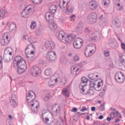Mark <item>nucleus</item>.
<instances>
[{
	"label": "nucleus",
	"instance_id": "nucleus-20",
	"mask_svg": "<svg viewBox=\"0 0 125 125\" xmlns=\"http://www.w3.org/2000/svg\"><path fill=\"white\" fill-rule=\"evenodd\" d=\"M42 118H48L51 116V112L48 109H44L42 111Z\"/></svg>",
	"mask_w": 125,
	"mask_h": 125
},
{
	"label": "nucleus",
	"instance_id": "nucleus-11",
	"mask_svg": "<svg viewBox=\"0 0 125 125\" xmlns=\"http://www.w3.org/2000/svg\"><path fill=\"white\" fill-rule=\"evenodd\" d=\"M35 99H36V94L32 91H29L26 96L27 101L29 103H32Z\"/></svg>",
	"mask_w": 125,
	"mask_h": 125
},
{
	"label": "nucleus",
	"instance_id": "nucleus-51",
	"mask_svg": "<svg viewBox=\"0 0 125 125\" xmlns=\"http://www.w3.org/2000/svg\"><path fill=\"white\" fill-rule=\"evenodd\" d=\"M83 115H85V113H82L80 112H77L76 114V115L77 116V117H80V116H83Z\"/></svg>",
	"mask_w": 125,
	"mask_h": 125
},
{
	"label": "nucleus",
	"instance_id": "nucleus-29",
	"mask_svg": "<svg viewBox=\"0 0 125 125\" xmlns=\"http://www.w3.org/2000/svg\"><path fill=\"white\" fill-rule=\"evenodd\" d=\"M56 5H52L50 8L49 10L51 11V13H55V12H56Z\"/></svg>",
	"mask_w": 125,
	"mask_h": 125
},
{
	"label": "nucleus",
	"instance_id": "nucleus-44",
	"mask_svg": "<svg viewBox=\"0 0 125 125\" xmlns=\"http://www.w3.org/2000/svg\"><path fill=\"white\" fill-rule=\"evenodd\" d=\"M80 60V57H79V56H75L73 58V61L75 62H78Z\"/></svg>",
	"mask_w": 125,
	"mask_h": 125
},
{
	"label": "nucleus",
	"instance_id": "nucleus-25",
	"mask_svg": "<svg viewBox=\"0 0 125 125\" xmlns=\"http://www.w3.org/2000/svg\"><path fill=\"white\" fill-rule=\"evenodd\" d=\"M52 68L50 67H48L45 70V74L46 76L49 77V76H51L52 75Z\"/></svg>",
	"mask_w": 125,
	"mask_h": 125
},
{
	"label": "nucleus",
	"instance_id": "nucleus-41",
	"mask_svg": "<svg viewBox=\"0 0 125 125\" xmlns=\"http://www.w3.org/2000/svg\"><path fill=\"white\" fill-rule=\"evenodd\" d=\"M4 37H5L6 39H5V41H8V43H9V42L10 41V38H9V37L8 36V33H4Z\"/></svg>",
	"mask_w": 125,
	"mask_h": 125
},
{
	"label": "nucleus",
	"instance_id": "nucleus-13",
	"mask_svg": "<svg viewBox=\"0 0 125 125\" xmlns=\"http://www.w3.org/2000/svg\"><path fill=\"white\" fill-rule=\"evenodd\" d=\"M108 44L109 46L112 48L117 49L119 47V43H118L116 39L114 38L110 39Z\"/></svg>",
	"mask_w": 125,
	"mask_h": 125
},
{
	"label": "nucleus",
	"instance_id": "nucleus-14",
	"mask_svg": "<svg viewBox=\"0 0 125 125\" xmlns=\"http://www.w3.org/2000/svg\"><path fill=\"white\" fill-rule=\"evenodd\" d=\"M33 36H30L29 37L28 41L29 42H30L31 44H29L25 48V55L27 58H30V57L28 56V55L27 54V53H26V51H27V50H28V49H29V48H30V47H32V48H35V45L32 44V43H33L34 42V40H33Z\"/></svg>",
	"mask_w": 125,
	"mask_h": 125
},
{
	"label": "nucleus",
	"instance_id": "nucleus-32",
	"mask_svg": "<svg viewBox=\"0 0 125 125\" xmlns=\"http://www.w3.org/2000/svg\"><path fill=\"white\" fill-rule=\"evenodd\" d=\"M49 24H50L51 26H52L53 29L54 30H55L57 28V24L54 22V21L53 20V22L51 21H49L48 22Z\"/></svg>",
	"mask_w": 125,
	"mask_h": 125
},
{
	"label": "nucleus",
	"instance_id": "nucleus-23",
	"mask_svg": "<svg viewBox=\"0 0 125 125\" xmlns=\"http://www.w3.org/2000/svg\"><path fill=\"white\" fill-rule=\"evenodd\" d=\"M9 30L10 32H14L16 30V24L12 22L9 26Z\"/></svg>",
	"mask_w": 125,
	"mask_h": 125
},
{
	"label": "nucleus",
	"instance_id": "nucleus-28",
	"mask_svg": "<svg viewBox=\"0 0 125 125\" xmlns=\"http://www.w3.org/2000/svg\"><path fill=\"white\" fill-rule=\"evenodd\" d=\"M52 112L54 114H58V113H60V107L59 106L55 107L52 108Z\"/></svg>",
	"mask_w": 125,
	"mask_h": 125
},
{
	"label": "nucleus",
	"instance_id": "nucleus-17",
	"mask_svg": "<svg viewBox=\"0 0 125 125\" xmlns=\"http://www.w3.org/2000/svg\"><path fill=\"white\" fill-rule=\"evenodd\" d=\"M112 23L114 26L116 28H120V27H121V25H122L121 19L118 17H116L113 20Z\"/></svg>",
	"mask_w": 125,
	"mask_h": 125
},
{
	"label": "nucleus",
	"instance_id": "nucleus-6",
	"mask_svg": "<svg viewBox=\"0 0 125 125\" xmlns=\"http://www.w3.org/2000/svg\"><path fill=\"white\" fill-rule=\"evenodd\" d=\"M87 21L90 23V24H94L96 23L97 21V15L95 13H91L87 17Z\"/></svg>",
	"mask_w": 125,
	"mask_h": 125
},
{
	"label": "nucleus",
	"instance_id": "nucleus-55",
	"mask_svg": "<svg viewBox=\"0 0 125 125\" xmlns=\"http://www.w3.org/2000/svg\"><path fill=\"white\" fill-rule=\"evenodd\" d=\"M77 111H78V109L76 107L73 108L71 110V112H77Z\"/></svg>",
	"mask_w": 125,
	"mask_h": 125
},
{
	"label": "nucleus",
	"instance_id": "nucleus-12",
	"mask_svg": "<svg viewBox=\"0 0 125 125\" xmlns=\"http://www.w3.org/2000/svg\"><path fill=\"white\" fill-rule=\"evenodd\" d=\"M32 12V8L29 6L26 7L21 12V16L23 18H28L30 16V13Z\"/></svg>",
	"mask_w": 125,
	"mask_h": 125
},
{
	"label": "nucleus",
	"instance_id": "nucleus-37",
	"mask_svg": "<svg viewBox=\"0 0 125 125\" xmlns=\"http://www.w3.org/2000/svg\"><path fill=\"white\" fill-rule=\"evenodd\" d=\"M42 29L38 28L36 31V36H41L42 34Z\"/></svg>",
	"mask_w": 125,
	"mask_h": 125
},
{
	"label": "nucleus",
	"instance_id": "nucleus-31",
	"mask_svg": "<svg viewBox=\"0 0 125 125\" xmlns=\"http://www.w3.org/2000/svg\"><path fill=\"white\" fill-rule=\"evenodd\" d=\"M6 14V11L3 10H0V20L2 19L4 16H5V14Z\"/></svg>",
	"mask_w": 125,
	"mask_h": 125
},
{
	"label": "nucleus",
	"instance_id": "nucleus-26",
	"mask_svg": "<svg viewBox=\"0 0 125 125\" xmlns=\"http://www.w3.org/2000/svg\"><path fill=\"white\" fill-rule=\"evenodd\" d=\"M88 82L90 83V87H94L95 90H96L97 91H100V89H97V88L95 87V85H96V84L95 83V82H94V81H91L89 80V81Z\"/></svg>",
	"mask_w": 125,
	"mask_h": 125
},
{
	"label": "nucleus",
	"instance_id": "nucleus-58",
	"mask_svg": "<svg viewBox=\"0 0 125 125\" xmlns=\"http://www.w3.org/2000/svg\"><path fill=\"white\" fill-rule=\"evenodd\" d=\"M85 32H86V33H89V28H88V27L86 28L85 29Z\"/></svg>",
	"mask_w": 125,
	"mask_h": 125
},
{
	"label": "nucleus",
	"instance_id": "nucleus-21",
	"mask_svg": "<svg viewBox=\"0 0 125 125\" xmlns=\"http://www.w3.org/2000/svg\"><path fill=\"white\" fill-rule=\"evenodd\" d=\"M51 12H48L46 13L45 17L47 22H53V20H52V17H51Z\"/></svg>",
	"mask_w": 125,
	"mask_h": 125
},
{
	"label": "nucleus",
	"instance_id": "nucleus-16",
	"mask_svg": "<svg viewBox=\"0 0 125 125\" xmlns=\"http://www.w3.org/2000/svg\"><path fill=\"white\" fill-rule=\"evenodd\" d=\"M44 46L47 49H54L55 43H54L53 42L47 41L45 42Z\"/></svg>",
	"mask_w": 125,
	"mask_h": 125
},
{
	"label": "nucleus",
	"instance_id": "nucleus-18",
	"mask_svg": "<svg viewBox=\"0 0 125 125\" xmlns=\"http://www.w3.org/2000/svg\"><path fill=\"white\" fill-rule=\"evenodd\" d=\"M89 7L90 9L95 10L98 7V4L97 3V2L94 0H92L89 3Z\"/></svg>",
	"mask_w": 125,
	"mask_h": 125
},
{
	"label": "nucleus",
	"instance_id": "nucleus-64",
	"mask_svg": "<svg viewBox=\"0 0 125 125\" xmlns=\"http://www.w3.org/2000/svg\"><path fill=\"white\" fill-rule=\"evenodd\" d=\"M124 56H125V55H122V54L120 55H119V58L120 59V60H121L122 58H123V57H124Z\"/></svg>",
	"mask_w": 125,
	"mask_h": 125
},
{
	"label": "nucleus",
	"instance_id": "nucleus-50",
	"mask_svg": "<svg viewBox=\"0 0 125 125\" xmlns=\"http://www.w3.org/2000/svg\"><path fill=\"white\" fill-rule=\"evenodd\" d=\"M4 61H5V62H6V63H8V62L10 61V59L9 58V57H7L4 58Z\"/></svg>",
	"mask_w": 125,
	"mask_h": 125
},
{
	"label": "nucleus",
	"instance_id": "nucleus-39",
	"mask_svg": "<svg viewBox=\"0 0 125 125\" xmlns=\"http://www.w3.org/2000/svg\"><path fill=\"white\" fill-rule=\"evenodd\" d=\"M60 62L61 64H62V65H66V64L67 63V62L66 61V59L65 58H61L60 59Z\"/></svg>",
	"mask_w": 125,
	"mask_h": 125
},
{
	"label": "nucleus",
	"instance_id": "nucleus-56",
	"mask_svg": "<svg viewBox=\"0 0 125 125\" xmlns=\"http://www.w3.org/2000/svg\"><path fill=\"white\" fill-rule=\"evenodd\" d=\"M96 109V107H95V106H93L91 108V110L92 112H94V111H95Z\"/></svg>",
	"mask_w": 125,
	"mask_h": 125
},
{
	"label": "nucleus",
	"instance_id": "nucleus-1",
	"mask_svg": "<svg viewBox=\"0 0 125 125\" xmlns=\"http://www.w3.org/2000/svg\"><path fill=\"white\" fill-rule=\"evenodd\" d=\"M13 66L17 69V73L21 75L27 70V63L25 60L22 59L20 56H17L15 57L13 62Z\"/></svg>",
	"mask_w": 125,
	"mask_h": 125
},
{
	"label": "nucleus",
	"instance_id": "nucleus-38",
	"mask_svg": "<svg viewBox=\"0 0 125 125\" xmlns=\"http://www.w3.org/2000/svg\"><path fill=\"white\" fill-rule=\"evenodd\" d=\"M105 104H103L102 105H101L99 107V110L100 112H102V111H104L105 110Z\"/></svg>",
	"mask_w": 125,
	"mask_h": 125
},
{
	"label": "nucleus",
	"instance_id": "nucleus-4",
	"mask_svg": "<svg viewBox=\"0 0 125 125\" xmlns=\"http://www.w3.org/2000/svg\"><path fill=\"white\" fill-rule=\"evenodd\" d=\"M46 59L50 62H55L57 59V56H56V53L53 51L47 52L46 55Z\"/></svg>",
	"mask_w": 125,
	"mask_h": 125
},
{
	"label": "nucleus",
	"instance_id": "nucleus-3",
	"mask_svg": "<svg viewBox=\"0 0 125 125\" xmlns=\"http://www.w3.org/2000/svg\"><path fill=\"white\" fill-rule=\"evenodd\" d=\"M58 38L59 40L62 41V40H64L66 42H69L68 40H74L75 39V35L74 34H70V35H68L67 37L66 38L65 37V32L64 31L60 32Z\"/></svg>",
	"mask_w": 125,
	"mask_h": 125
},
{
	"label": "nucleus",
	"instance_id": "nucleus-34",
	"mask_svg": "<svg viewBox=\"0 0 125 125\" xmlns=\"http://www.w3.org/2000/svg\"><path fill=\"white\" fill-rule=\"evenodd\" d=\"M36 27H37V23L36 22V21H32L31 22V24L30 25V28L32 30H34V29H35V28H36Z\"/></svg>",
	"mask_w": 125,
	"mask_h": 125
},
{
	"label": "nucleus",
	"instance_id": "nucleus-30",
	"mask_svg": "<svg viewBox=\"0 0 125 125\" xmlns=\"http://www.w3.org/2000/svg\"><path fill=\"white\" fill-rule=\"evenodd\" d=\"M0 43L1 45H7L8 44V41H6L4 39H1L0 40Z\"/></svg>",
	"mask_w": 125,
	"mask_h": 125
},
{
	"label": "nucleus",
	"instance_id": "nucleus-2",
	"mask_svg": "<svg viewBox=\"0 0 125 125\" xmlns=\"http://www.w3.org/2000/svg\"><path fill=\"white\" fill-rule=\"evenodd\" d=\"M81 82L82 83L79 85V88L81 89V93H83V94H90V92H91L92 90L90 89L87 90L86 88V85L87 84V83L89 82V80L83 77L81 79Z\"/></svg>",
	"mask_w": 125,
	"mask_h": 125
},
{
	"label": "nucleus",
	"instance_id": "nucleus-63",
	"mask_svg": "<svg viewBox=\"0 0 125 125\" xmlns=\"http://www.w3.org/2000/svg\"><path fill=\"white\" fill-rule=\"evenodd\" d=\"M103 118H104V117L103 115H101L99 117V120H102V119H103Z\"/></svg>",
	"mask_w": 125,
	"mask_h": 125
},
{
	"label": "nucleus",
	"instance_id": "nucleus-35",
	"mask_svg": "<svg viewBox=\"0 0 125 125\" xmlns=\"http://www.w3.org/2000/svg\"><path fill=\"white\" fill-rule=\"evenodd\" d=\"M90 39L91 41H98V40H99V37L97 35H95V36H91Z\"/></svg>",
	"mask_w": 125,
	"mask_h": 125
},
{
	"label": "nucleus",
	"instance_id": "nucleus-24",
	"mask_svg": "<svg viewBox=\"0 0 125 125\" xmlns=\"http://www.w3.org/2000/svg\"><path fill=\"white\" fill-rule=\"evenodd\" d=\"M107 24V21L105 19L102 20L99 22V25L101 28H104V27H106Z\"/></svg>",
	"mask_w": 125,
	"mask_h": 125
},
{
	"label": "nucleus",
	"instance_id": "nucleus-42",
	"mask_svg": "<svg viewBox=\"0 0 125 125\" xmlns=\"http://www.w3.org/2000/svg\"><path fill=\"white\" fill-rule=\"evenodd\" d=\"M103 1H104V6H106V5H109L111 2L110 0H103Z\"/></svg>",
	"mask_w": 125,
	"mask_h": 125
},
{
	"label": "nucleus",
	"instance_id": "nucleus-5",
	"mask_svg": "<svg viewBox=\"0 0 125 125\" xmlns=\"http://www.w3.org/2000/svg\"><path fill=\"white\" fill-rule=\"evenodd\" d=\"M115 79L118 83H123L125 80V75L122 72H120L115 75Z\"/></svg>",
	"mask_w": 125,
	"mask_h": 125
},
{
	"label": "nucleus",
	"instance_id": "nucleus-61",
	"mask_svg": "<svg viewBox=\"0 0 125 125\" xmlns=\"http://www.w3.org/2000/svg\"><path fill=\"white\" fill-rule=\"evenodd\" d=\"M56 125H61V122L60 121H57L56 123Z\"/></svg>",
	"mask_w": 125,
	"mask_h": 125
},
{
	"label": "nucleus",
	"instance_id": "nucleus-47",
	"mask_svg": "<svg viewBox=\"0 0 125 125\" xmlns=\"http://www.w3.org/2000/svg\"><path fill=\"white\" fill-rule=\"evenodd\" d=\"M110 117L111 119H114L116 117V113L115 112H112L110 114Z\"/></svg>",
	"mask_w": 125,
	"mask_h": 125
},
{
	"label": "nucleus",
	"instance_id": "nucleus-7",
	"mask_svg": "<svg viewBox=\"0 0 125 125\" xmlns=\"http://www.w3.org/2000/svg\"><path fill=\"white\" fill-rule=\"evenodd\" d=\"M83 44V40L81 38L76 39L73 42V46L76 49H80Z\"/></svg>",
	"mask_w": 125,
	"mask_h": 125
},
{
	"label": "nucleus",
	"instance_id": "nucleus-9",
	"mask_svg": "<svg viewBox=\"0 0 125 125\" xmlns=\"http://www.w3.org/2000/svg\"><path fill=\"white\" fill-rule=\"evenodd\" d=\"M42 73V69L38 67L35 66L32 67L30 69V73L34 77H37V76H40Z\"/></svg>",
	"mask_w": 125,
	"mask_h": 125
},
{
	"label": "nucleus",
	"instance_id": "nucleus-22",
	"mask_svg": "<svg viewBox=\"0 0 125 125\" xmlns=\"http://www.w3.org/2000/svg\"><path fill=\"white\" fill-rule=\"evenodd\" d=\"M71 74H72V75H79L80 72H79L80 69L77 68V67H75L74 66L71 67Z\"/></svg>",
	"mask_w": 125,
	"mask_h": 125
},
{
	"label": "nucleus",
	"instance_id": "nucleus-8",
	"mask_svg": "<svg viewBox=\"0 0 125 125\" xmlns=\"http://www.w3.org/2000/svg\"><path fill=\"white\" fill-rule=\"evenodd\" d=\"M94 50L92 49V46L88 45L85 49L84 55L86 57H90L93 54H94Z\"/></svg>",
	"mask_w": 125,
	"mask_h": 125
},
{
	"label": "nucleus",
	"instance_id": "nucleus-60",
	"mask_svg": "<svg viewBox=\"0 0 125 125\" xmlns=\"http://www.w3.org/2000/svg\"><path fill=\"white\" fill-rule=\"evenodd\" d=\"M75 17H76V15H73L70 16V19H75Z\"/></svg>",
	"mask_w": 125,
	"mask_h": 125
},
{
	"label": "nucleus",
	"instance_id": "nucleus-27",
	"mask_svg": "<svg viewBox=\"0 0 125 125\" xmlns=\"http://www.w3.org/2000/svg\"><path fill=\"white\" fill-rule=\"evenodd\" d=\"M74 11V8L73 6L70 5L67 7L66 13H72Z\"/></svg>",
	"mask_w": 125,
	"mask_h": 125
},
{
	"label": "nucleus",
	"instance_id": "nucleus-45",
	"mask_svg": "<svg viewBox=\"0 0 125 125\" xmlns=\"http://www.w3.org/2000/svg\"><path fill=\"white\" fill-rule=\"evenodd\" d=\"M104 94H105V90H103L100 93L99 96H100V97H101L102 98H103V97H104Z\"/></svg>",
	"mask_w": 125,
	"mask_h": 125
},
{
	"label": "nucleus",
	"instance_id": "nucleus-43",
	"mask_svg": "<svg viewBox=\"0 0 125 125\" xmlns=\"http://www.w3.org/2000/svg\"><path fill=\"white\" fill-rule=\"evenodd\" d=\"M50 99V95H45L44 98V100L45 101H48V100H49V99Z\"/></svg>",
	"mask_w": 125,
	"mask_h": 125
},
{
	"label": "nucleus",
	"instance_id": "nucleus-46",
	"mask_svg": "<svg viewBox=\"0 0 125 125\" xmlns=\"http://www.w3.org/2000/svg\"><path fill=\"white\" fill-rule=\"evenodd\" d=\"M104 53L105 56H106V57H108V56L110 55V52H109L108 50L104 51Z\"/></svg>",
	"mask_w": 125,
	"mask_h": 125
},
{
	"label": "nucleus",
	"instance_id": "nucleus-54",
	"mask_svg": "<svg viewBox=\"0 0 125 125\" xmlns=\"http://www.w3.org/2000/svg\"><path fill=\"white\" fill-rule=\"evenodd\" d=\"M81 112H84V111H87V108H85V106H83L82 109H81Z\"/></svg>",
	"mask_w": 125,
	"mask_h": 125
},
{
	"label": "nucleus",
	"instance_id": "nucleus-52",
	"mask_svg": "<svg viewBox=\"0 0 125 125\" xmlns=\"http://www.w3.org/2000/svg\"><path fill=\"white\" fill-rule=\"evenodd\" d=\"M120 63H124V62H125V55L124 56L123 58L120 59Z\"/></svg>",
	"mask_w": 125,
	"mask_h": 125
},
{
	"label": "nucleus",
	"instance_id": "nucleus-10",
	"mask_svg": "<svg viewBox=\"0 0 125 125\" xmlns=\"http://www.w3.org/2000/svg\"><path fill=\"white\" fill-rule=\"evenodd\" d=\"M35 99H36V94L32 91H29L26 96L27 101L29 103H32Z\"/></svg>",
	"mask_w": 125,
	"mask_h": 125
},
{
	"label": "nucleus",
	"instance_id": "nucleus-48",
	"mask_svg": "<svg viewBox=\"0 0 125 125\" xmlns=\"http://www.w3.org/2000/svg\"><path fill=\"white\" fill-rule=\"evenodd\" d=\"M2 68V58L0 57V70Z\"/></svg>",
	"mask_w": 125,
	"mask_h": 125
},
{
	"label": "nucleus",
	"instance_id": "nucleus-57",
	"mask_svg": "<svg viewBox=\"0 0 125 125\" xmlns=\"http://www.w3.org/2000/svg\"><path fill=\"white\" fill-rule=\"evenodd\" d=\"M121 47L123 49H125V43H122L121 44Z\"/></svg>",
	"mask_w": 125,
	"mask_h": 125
},
{
	"label": "nucleus",
	"instance_id": "nucleus-19",
	"mask_svg": "<svg viewBox=\"0 0 125 125\" xmlns=\"http://www.w3.org/2000/svg\"><path fill=\"white\" fill-rule=\"evenodd\" d=\"M37 103L38 105H36L35 103L31 104L30 108L33 113H38V111H39L38 108L40 107V105H39V102H37Z\"/></svg>",
	"mask_w": 125,
	"mask_h": 125
},
{
	"label": "nucleus",
	"instance_id": "nucleus-53",
	"mask_svg": "<svg viewBox=\"0 0 125 125\" xmlns=\"http://www.w3.org/2000/svg\"><path fill=\"white\" fill-rule=\"evenodd\" d=\"M101 83H100V82L98 83L97 87H96L97 89H100H100H99V88L101 87Z\"/></svg>",
	"mask_w": 125,
	"mask_h": 125
},
{
	"label": "nucleus",
	"instance_id": "nucleus-49",
	"mask_svg": "<svg viewBox=\"0 0 125 125\" xmlns=\"http://www.w3.org/2000/svg\"><path fill=\"white\" fill-rule=\"evenodd\" d=\"M66 0H63V2H62V4L63 5L62 6H61V4H60V7H61V8H65V6H64V4H65V3H66Z\"/></svg>",
	"mask_w": 125,
	"mask_h": 125
},
{
	"label": "nucleus",
	"instance_id": "nucleus-33",
	"mask_svg": "<svg viewBox=\"0 0 125 125\" xmlns=\"http://www.w3.org/2000/svg\"><path fill=\"white\" fill-rule=\"evenodd\" d=\"M62 94H63V95H65V96L68 97V96H69V90H68V89H67V88L63 89V90L62 91Z\"/></svg>",
	"mask_w": 125,
	"mask_h": 125
},
{
	"label": "nucleus",
	"instance_id": "nucleus-15",
	"mask_svg": "<svg viewBox=\"0 0 125 125\" xmlns=\"http://www.w3.org/2000/svg\"><path fill=\"white\" fill-rule=\"evenodd\" d=\"M17 100V97H16V95H12L11 99L10 101V103L11 105H12V107L15 108V107H17V103L16 101Z\"/></svg>",
	"mask_w": 125,
	"mask_h": 125
},
{
	"label": "nucleus",
	"instance_id": "nucleus-59",
	"mask_svg": "<svg viewBox=\"0 0 125 125\" xmlns=\"http://www.w3.org/2000/svg\"><path fill=\"white\" fill-rule=\"evenodd\" d=\"M78 28L79 29V30H82L83 29V26H80V24H78Z\"/></svg>",
	"mask_w": 125,
	"mask_h": 125
},
{
	"label": "nucleus",
	"instance_id": "nucleus-36",
	"mask_svg": "<svg viewBox=\"0 0 125 125\" xmlns=\"http://www.w3.org/2000/svg\"><path fill=\"white\" fill-rule=\"evenodd\" d=\"M42 119L43 121L44 122L46 125H50V123H49V119L47 117L42 118Z\"/></svg>",
	"mask_w": 125,
	"mask_h": 125
},
{
	"label": "nucleus",
	"instance_id": "nucleus-62",
	"mask_svg": "<svg viewBox=\"0 0 125 125\" xmlns=\"http://www.w3.org/2000/svg\"><path fill=\"white\" fill-rule=\"evenodd\" d=\"M106 120H107V122H110V121H111V120H112V118H110V117H107V118H106Z\"/></svg>",
	"mask_w": 125,
	"mask_h": 125
},
{
	"label": "nucleus",
	"instance_id": "nucleus-40",
	"mask_svg": "<svg viewBox=\"0 0 125 125\" xmlns=\"http://www.w3.org/2000/svg\"><path fill=\"white\" fill-rule=\"evenodd\" d=\"M88 78L90 79V80L94 81V80H95V75H94L93 74H90L88 75Z\"/></svg>",
	"mask_w": 125,
	"mask_h": 125
}]
</instances>
